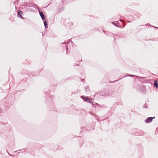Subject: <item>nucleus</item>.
Wrapping results in <instances>:
<instances>
[{"mask_svg": "<svg viewBox=\"0 0 158 158\" xmlns=\"http://www.w3.org/2000/svg\"><path fill=\"white\" fill-rule=\"evenodd\" d=\"M155 118V117H148L145 120V122L146 123H150L152 122L153 119Z\"/></svg>", "mask_w": 158, "mask_h": 158, "instance_id": "f257e3e1", "label": "nucleus"}, {"mask_svg": "<svg viewBox=\"0 0 158 158\" xmlns=\"http://www.w3.org/2000/svg\"><path fill=\"white\" fill-rule=\"evenodd\" d=\"M81 98L82 99H83L84 101H85V102H88L90 103H92V101L91 99H88L86 97H85L84 96H81Z\"/></svg>", "mask_w": 158, "mask_h": 158, "instance_id": "f03ea898", "label": "nucleus"}, {"mask_svg": "<svg viewBox=\"0 0 158 158\" xmlns=\"http://www.w3.org/2000/svg\"><path fill=\"white\" fill-rule=\"evenodd\" d=\"M128 77H138V76H135V75H131V74L127 75H126V76L123 77L119 79V80L114 81H113V82H116L118 81V80H119L120 79H122L124 77H128Z\"/></svg>", "mask_w": 158, "mask_h": 158, "instance_id": "7ed1b4c3", "label": "nucleus"}, {"mask_svg": "<svg viewBox=\"0 0 158 158\" xmlns=\"http://www.w3.org/2000/svg\"><path fill=\"white\" fill-rule=\"evenodd\" d=\"M39 12L41 19L43 20H44L45 19L44 15L43 14V13L42 12L40 11V10H39Z\"/></svg>", "mask_w": 158, "mask_h": 158, "instance_id": "20e7f679", "label": "nucleus"}, {"mask_svg": "<svg viewBox=\"0 0 158 158\" xmlns=\"http://www.w3.org/2000/svg\"><path fill=\"white\" fill-rule=\"evenodd\" d=\"M23 14V12L22 11L19 10L18 12L17 16L18 17H19L21 18L22 19L23 18L22 16V15Z\"/></svg>", "mask_w": 158, "mask_h": 158, "instance_id": "39448f33", "label": "nucleus"}, {"mask_svg": "<svg viewBox=\"0 0 158 158\" xmlns=\"http://www.w3.org/2000/svg\"><path fill=\"white\" fill-rule=\"evenodd\" d=\"M154 85L156 89L158 88V84L157 81H155L154 82Z\"/></svg>", "mask_w": 158, "mask_h": 158, "instance_id": "423d86ee", "label": "nucleus"}, {"mask_svg": "<svg viewBox=\"0 0 158 158\" xmlns=\"http://www.w3.org/2000/svg\"><path fill=\"white\" fill-rule=\"evenodd\" d=\"M102 96H109V95H108V93L107 92H104L102 93Z\"/></svg>", "mask_w": 158, "mask_h": 158, "instance_id": "0eeeda50", "label": "nucleus"}, {"mask_svg": "<svg viewBox=\"0 0 158 158\" xmlns=\"http://www.w3.org/2000/svg\"><path fill=\"white\" fill-rule=\"evenodd\" d=\"M44 24L45 27L47 28L48 27L47 26V25L48 24V23L46 21H44Z\"/></svg>", "mask_w": 158, "mask_h": 158, "instance_id": "6e6552de", "label": "nucleus"}, {"mask_svg": "<svg viewBox=\"0 0 158 158\" xmlns=\"http://www.w3.org/2000/svg\"><path fill=\"white\" fill-rule=\"evenodd\" d=\"M85 89L86 91H89V86H86V87H85Z\"/></svg>", "mask_w": 158, "mask_h": 158, "instance_id": "1a4fd4ad", "label": "nucleus"}, {"mask_svg": "<svg viewBox=\"0 0 158 158\" xmlns=\"http://www.w3.org/2000/svg\"><path fill=\"white\" fill-rule=\"evenodd\" d=\"M66 46V53H68V45H66L65 46Z\"/></svg>", "mask_w": 158, "mask_h": 158, "instance_id": "9d476101", "label": "nucleus"}, {"mask_svg": "<svg viewBox=\"0 0 158 158\" xmlns=\"http://www.w3.org/2000/svg\"><path fill=\"white\" fill-rule=\"evenodd\" d=\"M26 5L28 7H33V5H30L29 3H27L26 4Z\"/></svg>", "mask_w": 158, "mask_h": 158, "instance_id": "9b49d317", "label": "nucleus"}, {"mask_svg": "<svg viewBox=\"0 0 158 158\" xmlns=\"http://www.w3.org/2000/svg\"><path fill=\"white\" fill-rule=\"evenodd\" d=\"M112 24H114L115 26H116V27L117 26L116 25V24L115 23H114V22H112Z\"/></svg>", "mask_w": 158, "mask_h": 158, "instance_id": "f8f14e48", "label": "nucleus"}, {"mask_svg": "<svg viewBox=\"0 0 158 158\" xmlns=\"http://www.w3.org/2000/svg\"><path fill=\"white\" fill-rule=\"evenodd\" d=\"M93 116H95V117H96V118H97V115L96 114H93Z\"/></svg>", "mask_w": 158, "mask_h": 158, "instance_id": "ddd939ff", "label": "nucleus"}, {"mask_svg": "<svg viewBox=\"0 0 158 158\" xmlns=\"http://www.w3.org/2000/svg\"><path fill=\"white\" fill-rule=\"evenodd\" d=\"M119 20L121 22H122L123 21V20L122 19H120Z\"/></svg>", "mask_w": 158, "mask_h": 158, "instance_id": "4468645a", "label": "nucleus"}, {"mask_svg": "<svg viewBox=\"0 0 158 158\" xmlns=\"http://www.w3.org/2000/svg\"><path fill=\"white\" fill-rule=\"evenodd\" d=\"M143 106H144V108H147L146 106H145V105H144Z\"/></svg>", "mask_w": 158, "mask_h": 158, "instance_id": "2eb2a0df", "label": "nucleus"}, {"mask_svg": "<svg viewBox=\"0 0 158 158\" xmlns=\"http://www.w3.org/2000/svg\"><path fill=\"white\" fill-rule=\"evenodd\" d=\"M62 44H64V43H62ZM64 44H67V43H64Z\"/></svg>", "mask_w": 158, "mask_h": 158, "instance_id": "dca6fc26", "label": "nucleus"}, {"mask_svg": "<svg viewBox=\"0 0 158 158\" xmlns=\"http://www.w3.org/2000/svg\"><path fill=\"white\" fill-rule=\"evenodd\" d=\"M7 153H8V154L9 155H10V154H9V153H8V152H7Z\"/></svg>", "mask_w": 158, "mask_h": 158, "instance_id": "f3484780", "label": "nucleus"}, {"mask_svg": "<svg viewBox=\"0 0 158 158\" xmlns=\"http://www.w3.org/2000/svg\"><path fill=\"white\" fill-rule=\"evenodd\" d=\"M74 65L75 66H76L77 65V64H76V65L74 64Z\"/></svg>", "mask_w": 158, "mask_h": 158, "instance_id": "a211bd4d", "label": "nucleus"}, {"mask_svg": "<svg viewBox=\"0 0 158 158\" xmlns=\"http://www.w3.org/2000/svg\"><path fill=\"white\" fill-rule=\"evenodd\" d=\"M156 27L158 29V27Z\"/></svg>", "mask_w": 158, "mask_h": 158, "instance_id": "6ab92c4d", "label": "nucleus"}]
</instances>
